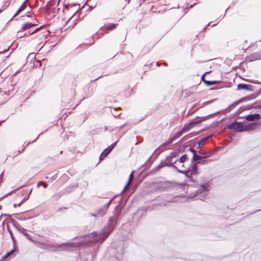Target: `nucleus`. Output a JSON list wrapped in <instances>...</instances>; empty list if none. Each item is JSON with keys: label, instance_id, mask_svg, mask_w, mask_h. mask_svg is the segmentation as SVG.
Returning a JSON list of instances; mask_svg holds the SVG:
<instances>
[{"label": "nucleus", "instance_id": "nucleus-32", "mask_svg": "<svg viewBox=\"0 0 261 261\" xmlns=\"http://www.w3.org/2000/svg\"><path fill=\"white\" fill-rule=\"evenodd\" d=\"M3 176V173L0 175V184L2 182V179H1V177Z\"/></svg>", "mask_w": 261, "mask_h": 261}, {"label": "nucleus", "instance_id": "nucleus-5", "mask_svg": "<svg viewBox=\"0 0 261 261\" xmlns=\"http://www.w3.org/2000/svg\"><path fill=\"white\" fill-rule=\"evenodd\" d=\"M188 161V158L187 157V155L185 154L182 155L180 158L179 160H176L175 162H173L172 164H164L163 163H161V164L160 165H159V166H158L157 169H158V170H159L161 168H162L163 167L166 166L171 167V166H170V165H174V164H175L177 165H179V164H182V163H185L186 162H187Z\"/></svg>", "mask_w": 261, "mask_h": 261}, {"label": "nucleus", "instance_id": "nucleus-34", "mask_svg": "<svg viewBox=\"0 0 261 261\" xmlns=\"http://www.w3.org/2000/svg\"><path fill=\"white\" fill-rule=\"evenodd\" d=\"M5 121V120H3V121H2L0 122V125H1L2 123L4 122Z\"/></svg>", "mask_w": 261, "mask_h": 261}, {"label": "nucleus", "instance_id": "nucleus-3", "mask_svg": "<svg viewBox=\"0 0 261 261\" xmlns=\"http://www.w3.org/2000/svg\"><path fill=\"white\" fill-rule=\"evenodd\" d=\"M78 246L79 245L74 242L63 243L54 246L53 249H51V250L54 251L60 250H73Z\"/></svg>", "mask_w": 261, "mask_h": 261}, {"label": "nucleus", "instance_id": "nucleus-23", "mask_svg": "<svg viewBox=\"0 0 261 261\" xmlns=\"http://www.w3.org/2000/svg\"><path fill=\"white\" fill-rule=\"evenodd\" d=\"M184 133L182 132V130L181 129L180 131L178 132L176 134H175L173 137H171V139H173V141L177 138H179L182 134Z\"/></svg>", "mask_w": 261, "mask_h": 261}, {"label": "nucleus", "instance_id": "nucleus-14", "mask_svg": "<svg viewBox=\"0 0 261 261\" xmlns=\"http://www.w3.org/2000/svg\"><path fill=\"white\" fill-rule=\"evenodd\" d=\"M114 198L115 197H113V198H112L107 204H106L104 205V206L103 207V212L101 214V213H98V215L102 216V215H103L106 213V212L107 211L109 205L111 204V202H112V201L113 200Z\"/></svg>", "mask_w": 261, "mask_h": 261}, {"label": "nucleus", "instance_id": "nucleus-20", "mask_svg": "<svg viewBox=\"0 0 261 261\" xmlns=\"http://www.w3.org/2000/svg\"><path fill=\"white\" fill-rule=\"evenodd\" d=\"M7 230L9 231V233L10 234V236H11V239L12 240L14 246H15V243H16V240H15V237H14V235L13 234V232H12V230H10V229L9 228V226L8 225H7Z\"/></svg>", "mask_w": 261, "mask_h": 261}, {"label": "nucleus", "instance_id": "nucleus-16", "mask_svg": "<svg viewBox=\"0 0 261 261\" xmlns=\"http://www.w3.org/2000/svg\"><path fill=\"white\" fill-rule=\"evenodd\" d=\"M134 172L133 171L130 174L129 176L128 181L127 184L124 187L122 192H124L128 188L129 185L131 184V182L133 180V179Z\"/></svg>", "mask_w": 261, "mask_h": 261}, {"label": "nucleus", "instance_id": "nucleus-4", "mask_svg": "<svg viewBox=\"0 0 261 261\" xmlns=\"http://www.w3.org/2000/svg\"><path fill=\"white\" fill-rule=\"evenodd\" d=\"M209 187L210 185L208 182L201 185L199 188L196 191V193L194 196H197L196 198L203 200L205 198V196L207 195L209 191Z\"/></svg>", "mask_w": 261, "mask_h": 261}, {"label": "nucleus", "instance_id": "nucleus-35", "mask_svg": "<svg viewBox=\"0 0 261 261\" xmlns=\"http://www.w3.org/2000/svg\"><path fill=\"white\" fill-rule=\"evenodd\" d=\"M29 198V196L27 197L26 199H28Z\"/></svg>", "mask_w": 261, "mask_h": 261}, {"label": "nucleus", "instance_id": "nucleus-2", "mask_svg": "<svg viewBox=\"0 0 261 261\" xmlns=\"http://www.w3.org/2000/svg\"><path fill=\"white\" fill-rule=\"evenodd\" d=\"M196 163L192 164L188 168L187 170H179L177 168V166L173 165H170L172 168L177 171L178 173H181L185 174L186 176L190 177V176L197 175L199 173L198 167Z\"/></svg>", "mask_w": 261, "mask_h": 261}, {"label": "nucleus", "instance_id": "nucleus-24", "mask_svg": "<svg viewBox=\"0 0 261 261\" xmlns=\"http://www.w3.org/2000/svg\"><path fill=\"white\" fill-rule=\"evenodd\" d=\"M211 161H212V160H211V159L208 160H203V159H202L201 161H198V162L196 163V164H207V163H210Z\"/></svg>", "mask_w": 261, "mask_h": 261}, {"label": "nucleus", "instance_id": "nucleus-11", "mask_svg": "<svg viewBox=\"0 0 261 261\" xmlns=\"http://www.w3.org/2000/svg\"><path fill=\"white\" fill-rule=\"evenodd\" d=\"M252 86L251 85H247L245 84H240L238 85V90H251Z\"/></svg>", "mask_w": 261, "mask_h": 261}, {"label": "nucleus", "instance_id": "nucleus-9", "mask_svg": "<svg viewBox=\"0 0 261 261\" xmlns=\"http://www.w3.org/2000/svg\"><path fill=\"white\" fill-rule=\"evenodd\" d=\"M245 118L248 121H253L256 119H259L260 118V116L258 114H253L247 115Z\"/></svg>", "mask_w": 261, "mask_h": 261}, {"label": "nucleus", "instance_id": "nucleus-27", "mask_svg": "<svg viewBox=\"0 0 261 261\" xmlns=\"http://www.w3.org/2000/svg\"><path fill=\"white\" fill-rule=\"evenodd\" d=\"M175 166H177V168L179 170H183V168H186L184 163H182V164H179V165H176Z\"/></svg>", "mask_w": 261, "mask_h": 261}, {"label": "nucleus", "instance_id": "nucleus-30", "mask_svg": "<svg viewBox=\"0 0 261 261\" xmlns=\"http://www.w3.org/2000/svg\"><path fill=\"white\" fill-rule=\"evenodd\" d=\"M174 152H172L170 154V156H168L166 158V160L169 161L170 160V159L172 158H173L174 157Z\"/></svg>", "mask_w": 261, "mask_h": 261}, {"label": "nucleus", "instance_id": "nucleus-31", "mask_svg": "<svg viewBox=\"0 0 261 261\" xmlns=\"http://www.w3.org/2000/svg\"><path fill=\"white\" fill-rule=\"evenodd\" d=\"M74 16V15H73L72 17H71L69 19V20H68V22L70 21L72 19V18H73V16Z\"/></svg>", "mask_w": 261, "mask_h": 261}, {"label": "nucleus", "instance_id": "nucleus-25", "mask_svg": "<svg viewBox=\"0 0 261 261\" xmlns=\"http://www.w3.org/2000/svg\"><path fill=\"white\" fill-rule=\"evenodd\" d=\"M25 230L23 228H21L20 229V231H21L28 239H29L30 240H31V241L32 242H34V241H33L31 238H30V236L27 233H25V232H23L22 231H25Z\"/></svg>", "mask_w": 261, "mask_h": 261}, {"label": "nucleus", "instance_id": "nucleus-19", "mask_svg": "<svg viewBox=\"0 0 261 261\" xmlns=\"http://www.w3.org/2000/svg\"><path fill=\"white\" fill-rule=\"evenodd\" d=\"M205 74V73L203 75V76L202 77V79L203 81L206 84V85L212 86V85H215L218 83V82L215 81H208L204 80V77Z\"/></svg>", "mask_w": 261, "mask_h": 261}, {"label": "nucleus", "instance_id": "nucleus-26", "mask_svg": "<svg viewBox=\"0 0 261 261\" xmlns=\"http://www.w3.org/2000/svg\"><path fill=\"white\" fill-rule=\"evenodd\" d=\"M173 141V139H171V138H170L166 142H164L162 145L163 146H165L171 143H172Z\"/></svg>", "mask_w": 261, "mask_h": 261}, {"label": "nucleus", "instance_id": "nucleus-22", "mask_svg": "<svg viewBox=\"0 0 261 261\" xmlns=\"http://www.w3.org/2000/svg\"><path fill=\"white\" fill-rule=\"evenodd\" d=\"M208 138H209V137H206V138H203L202 139H201L200 140V141H199L198 143V148L202 147L204 145V144L205 143V142H206V141L207 140V139Z\"/></svg>", "mask_w": 261, "mask_h": 261}, {"label": "nucleus", "instance_id": "nucleus-12", "mask_svg": "<svg viewBox=\"0 0 261 261\" xmlns=\"http://www.w3.org/2000/svg\"><path fill=\"white\" fill-rule=\"evenodd\" d=\"M257 125L256 123H249L244 125V132L252 130L255 129Z\"/></svg>", "mask_w": 261, "mask_h": 261}, {"label": "nucleus", "instance_id": "nucleus-7", "mask_svg": "<svg viewBox=\"0 0 261 261\" xmlns=\"http://www.w3.org/2000/svg\"><path fill=\"white\" fill-rule=\"evenodd\" d=\"M197 123V122H190L189 123L185 124L182 128V132L185 133L188 132L189 130L192 128Z\"/></svg>", "mask_w": 261, "mask_h": 261}, {"label": "nucleus", "instance_id": "nucleus-28", "mask_svg": "<svg viewBox=\"0 0 261 261\" xmlns=\"http://www.w3.org/2000/svg\"><path fill=\"white\" fill-rule=\"evenodd\" d=\"M117 142H115V143L112 144L108 148L112 151V150L115 147L117 144Z\"/></svg>", "mask_w": 261, "mask_h": 261}, {"label": "nucleus", "instance_id": "nucleus-15", "mask_svg": "<svg viewBox=\"0 0 261 261\" xmlns=\"http://www.w3.org/2000/svg\"><path fill=\"white\" fill-rule=\"evenodd\" d=\"M111 151V150L108 147L106 148L101 153L99 158L100 160H102L105 157H106L108 154H109Z\"/></svg>", "mask_w": 261, "mask_h": 261}, {"label": "nucleus", "instance_id": "nucleus-18", "mask_svg": "<svg viewBox=\"0 0 261 261\" xmlns=\"http://www.w3.org/2000/svg\"><path fill=\"white\" fill-rule=\"evenodd\" d=\"M35 24L31 22H27L23 24L21 27V30L23 31L27 29H29L32 26L35 25Z\"/></svg>", "mask_w": 261, "mask_h": 261}, {"label": "nucleus", "instance_id": "nucleus-13", "mask_svg": "<svg viewBox=\"0 0 261 261\" xmlns=\"http://www.w3.org/2000/svg\"><path fill=\"white\" fill-rule=\"evenodd\" d=\"M27 0L25 1L22 5L20 6V7L19 8V9L17 10V11L16 12L15 15H14L13 17H16L17 16L20 12H21L22 11H23L27 7Z\"/></svg>", "mask_w": 261, "mask_h": 261}, {"label": "nucleus", "instance_id": "nucleus-29", "mask_svg": "<svg viewBox=\"0 0 261 261\" xmlns=\"http://www.w3.org/2000/svg\"><path fill=\"white\" fill-rule=\"evenodd\" d=\"M41 185H43V187L46 188L47 187V185L45 183H44L43 182H39L38 184V187H39Z\"/></svg>", "mask_w": 261, "mask_h": 261}, {"label": "nucleus", "instance_id": "nucleus-8", "mask_svg": "<svg viewBox=\"0 0 261 261\" xmlns=\"http://www.w3.org/2000/svg\"><path fill=\"white\" fill-rule=\"evenodd\" d=\"M249 62L261 59V53H254L247 57Z\"/></svg>", "mask_w": 261, "mask_h": 261}, {"label": "nucleus", "instance_id": "nucleus-21", "mask_svg": "<svg viewBox=\"0 0 261 261\" xmlns=\"http://www.w3.org/2000/svg\"><path fill=\"white\" fill-rule=\"evenodd\" d=\"M15 247H14V248L11 250H10L8 252H7L5 255H4L3 256V257H2L3 259H6L7 257L10 256L11 255H12L15 252Z\"/></svg>", "mask_w": 261, "mask_h": 261}, {"label": "nucleus", "instance_id": "nucleus-17", "mask_svg": "<svg viewBox=\"0 0 261 261\" xmlns=\"http://www.w3.org/2000/svg\"><path fill=\"white\" fill-rule=\"evenodd\" d=\"M117 25H118V24H117V23H116V24L112 23V24H109L108 27L104 26V27H101L100 29L103 30H112L114 29H115L117 27Z\"/></svg>", "mask_w": 261, "mask_h": 261}, {"label": "nucleus", "instance_id": "nucleus-10", "mask_svg": "<svg viewBox=\"0 0 261 261\" xmlns=\"http://www.w3.org/2000/svg\"><path fill=\"white\" fill-rule=\"evenodd\" d=\"M190 151L193 152V156L192 158L193 162L198 161L199 160H201L205 158V156H201L196 154V151L193 149H190Z\"/></svg>", "mask_w": 261, "mask_h": 261}, {"label": "nucleus", "instance_id": "nucleus-37", "mask_svg": "<svg viewBox=\"0 0 261 261\" xmlns=\"http://www.w3.org/2000/svg\"><path fill=\"white\" fill-rule=\"evenodd\" d=\"M143 1H144L145 0H143Z\"/></svg>", "mask_w": 261, "mask_h": 261}, {"label": "nucleus", "instance_id": "nucleus-1", "mask_svg": "<svg viewBox=\"0 0 261 261\" xmlns=\"http://www.w3.org/2000/svg\"><path fill=\"white\" fill-rule=\"evenodd\" d=\"M113 222V218H110L109 222V226L105 227L103 230L99 233L96 232H93L91 234L86 235L84 237L86 240L90 242L94 243H101L108 237L112 230H110L109 226Z\"/></svg>", "mask_w": 261, "mask_h": 261}, {"label": "nucleus", "instance_id": "nucleus-36", "mask_svg": "<svg viewBox=\"0 0 261 261\" xmlns=\"http://www.w3.org/2000/svg\"><path fill=\"white\" fill-rule=\"evenodd\" d=\"M1 12V11H0V12Z\"/></svg>", "mask_w": 261, "mask_h": 261}, {"label": "nucleus", "instance_id": "nucleus-33", "mask_svg": "<svg viewBox=\"0 0 261 261\" xmlns=\"http://www.w3.org/2000/svg\"><path fill=\"white\" fill-rule=\"evenodd\" d=\"M39 29V28L37 29H36L35 31H34L33 32L31 33V34L33 33L34 32H36V31H38Z\"/></svg>", "mask_w": 261, "mask_h": 261}, {"label": "nucleus", "instance_id": "nucleus-6", "mask_svg": "<svg viewBox=\"0 0 261 261\" xmlns=\"http://www.w3.org/2000/svg\"><path fill=\"white\" fill-rule=\"evenodd\" d=\"M229 129H234L239 132H244V124L243 122H237L232 123L228 126Z\"/></svg>", "mask_w": 261, "mask_h": 261}]
</instances>
